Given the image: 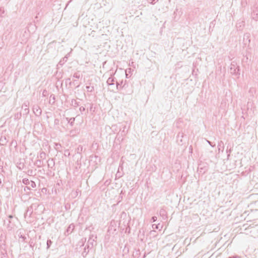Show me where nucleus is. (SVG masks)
<instances>
[{"label": "nucleus", "mask_w": 258, "mask_h": 258, "mask_svg": "<svg viewBox=\"0 0 258 258\" xmlns=\"http://www.w3.org/2000/svg\"><path fill=\"white\" fill-rule=\"evenodd\" d=\"M119 127V132H118V136H121V140L122 141L123 140V137L126 135L127 133L128 127L127 125V123H119L118 125H113L112 127L116 126Z\"/></svg>", "instance_id": "nucleus-1"}, {"label": "nucleus", "mask_w": 258, "mask_h": 258, "mask_svg": "<svg viewBox=\"0 0 258 258\" xmlns=\"http://www.w3.org/2000/svg\"><path fill=\"white\" fill-rule=\"evenodd\" d=\"M230 73L232 75L239 78L240 76V68L235 61L231 62L230 66Z\"/></svg>", "instance_id": "nucleus-2"}, {"label": "nucleus", "mask_w": 258, "mask_h": 258, "mask_svg": "<svg viewBox=\"0 0 258 258\" xmlns=\"http://www.w3.org/2000/svg\"><path fill=\"white\" fill-rule=\"evenodd\" d=\"M18 221V219H7L4 220V225L8 231H11L16 227L15 222Z\"/></svg>", "instance_id": "nucleus-3"}, {"label": "nucleus", "mask_w": 258, "mask_h": 258, "mask_svg": "<svg viewBox=\"0 0 258 258\" xmlns=\"http://www.w3.org/2000/svg\"><path fill=\"white\" fill-rule=\"evenodd\" d=\"M97 238V235L91 234L90 235L89 238L86 244L91 249L94 245L97 244L96 239Z\"/></svg>", "instance_id": "nucleus-4"}, {"label": "nucleus", "mask_w": 258, "mask_h": 258, "mask_svg": "<svg viewBox=\"0 0 258 258\" xmlns=\"http://www.w3.org/2000/svg\"><path fill=\"white\" fill-rule=\"evenodd\" d=\"M124 163V160H123V157H121V159H120V162H119V167H118V170H117V172L115 175V178H119L120 177H121L124 173L123 172H119V170H121V171H123V164Z\"/></svg>", "instance_id": "nucleus-5"}, {"label": "nucleus", "mask_w": 258, "mask_h": 258, "mask_svg": "<svg viewBox=\"0 0 258 258\" xmlns=\"http://www.w3.org/2000/svg\"><path fill=\"white\" fill-rule=\"evenodd\" d=\"M33 111L35 115L37 116H39L42 113V110L40 107L38 105H34L32 108Z\"/></svg>", "instance_id": "nucleus-6"}, {"label": "nucleus", "mask_w": 258, "mask_h": 258, "mask_svg": "<svg viewBox=\"0 0 258 258\" xmlns=\"http://www.w3.org/2000/svg\"><path fill=\"white\" fill-rule=\"evenodd\" d=\"M245 22L243 20H238L236 23V28L238 30H242L243 27L244 26Z\"/></svg>", "instance_id": "nucleus-7"}, {"label": "nucleus", "mask_w": 258, "mask_h": 258, "mask_svg": "<svg viewBox=\"0 0 258 258\" xmlns=\"http://www.w3.org/2000/svg\"><path fill=\"white\" fill-rule=\"evenodd\" d=\"M159 214L163 220H166L167 219V213L165 209L163 208L161 209L159 211Z\"/></svg>", "instance_id": "nucleus-8"}, {"label": "nucleus", "mask_w": 258, "mask_h": 258, "mask_svg": "<svg viewBox=\"0 0 258 258\" xmlns=\"http://www.w3.org/2000/svg\"><path fill=\"white\" fill-rule=\"evenodd\" d=\"M75 228V225L74 224H71L67 228L65 234L67 235H69L71 234L74 230Z\"/></svg>", "instance_id": "nucleus-9"}, {"label": "nucleus", "mask_w": 258, "mask_h": 258, "mask_svg": "<svg viewBox=\"0 0 258 258\" xmlns=\"http://www.w3.org/2000/svg\"><path fill=\"white\" fill-rule=\"evenodd\" d=\"M184 137V134L183 133H179L178 134L177 136V142H178V144L182 145L183 142H182V138Z\"/></svg>", "instance_id": "nucleus-10"}, {"label": "nucleus", "mask_w": 258, "mask_h": 258, "mask_svg": "<svg viewBox=\"0 0 258 258\" xmlns=\"http://www.w3.org/2000/svg\"><path fill=\"white\" fill-rule=\"evenodd\" d=\"M33 210L30 208V207H28L26 213L24 214V217L26 218L27 217H30L32 214L33 213Z\"/></svg>", "instance_id": "nucleus-11"}, {"label": "nucleus", "mask_w": 258, "mask_h": 258, "mask_svg": "<svg viewBox=\"0 0 258 258\" xmlns=\"http://www.w3.org/2000/svg\"><path fill=\"white\" fill-rule=\"evenodd\" d=\"M90 249V247H89L86 245L85 246V247L83 248V251L82 252V255L83 257H85L87 254L89 252V249Z\"/></svg>", "instance_id": "nucleus-12"}, {"label": "nucleus", "mask_w": 258, "mask_h": 258, "mask_svg": "<svg viewBox=\"0 0 258 258\" xmlns=\"http://www.w3.org/2000/svg\"><path fill=\"white\" fill-rule=\"evenodd\" d=\"M123 81L122 80L121 81H119V82L116 81V85L117 89H122L123 88H124L125 84L124 83L123 84Z\"/></svg>", "instance_id": "nucleus-13"}, {"label": "nucleus", "mask_w": 258, "mask_h": 258, "mask_svg": "<svg viewBox=\"0 0 258 258\" xmlns=\"http://www.w3.org/2000/svg\"><path fill=\"white\" fill-rule=\"evenodd\" d=\"M47 165L49 168H52L55 165V162L53 158H50L47 161Z\"/></svg>", "instance_id": "nucleus-14"}, {"label": "nucleus", "mask_w": 258, "mask_h": 258, "mask_svg": "<svg viewBox=\"0 0 258 258\" xmlns=\"http://www.w3.org/2000/svg\"><path fill=\"white\" fill-rule=\"evenodd\" d=\"M112 74L111 75V77H110L107 80L106 83L108 86H111L114 84V82H115V78L112 77Z\"/></svg>", "instance_id": "nucleus-15"}, {"label": "nucleus", "mask_w": 258, "mask_h": 258, "mask_svg": "<svg viewBox=\"0 0 258 258\" xmlns=\"http://www.w3.org/2000/svg\"><path fill=\"white\" fill-rule=\"evenodd\" d=\"M249 198L252 200V202L255 203L258 201V194H251L249 196Z\"/></svg>", "instance_id": "nucleus-16"}, {"label": "nucleus", "mask_w": 258, "mask_h": 258, "mask_svg": "<svg viewBox=\"0 0 258 258\" xmlns=\"http://www.w3.org/2000/svg\"><path fill=\"white\" fill-rule=\"evenodd\" d=\"M252 18L255 21L258 20V9L256 8L255 10H253L252 13Z\"/></svg>", "instance_id": "nucleus-17"}, {"label": "nucleus", "mask_w": 258, "mask_h": 258, "mask_svg": "<svg viewBox=\"0 0 258 258\" xmlns=\"http://www.w3.org/2000/svg\"><path fill=\"white\" fill-rule=\"evenodd\" d=\"M0 251H7V247L5 241L0 244Z\"/></svg>", "instance_id": "nucleus-18"}, {"label": "nucleus", "mask_w": 258, "mask_h": 258, "mask_svg": "<svg viewBox=\"0 0 258 258\" xmlns=\"http://www.w3.org/2000/svg\"><path fill=\"white\" fill-rule=\"evenodd\" d=\"M112 223L111 222V225L109 226L107 231V232L109 233V234H113L114 232L116 231V229L113 225H112Z\"/></svg>", "instance_id": "nucleus-19"}, {"label": "nucleus", "mask_w": 258, "mask_h": 258, "mask_svg": "<svg viewBox=\"0 0 258 258\" xmlns=\"http://www.w3.org/2000/svg\"><path fill=\"white\" fill-rule=\"evenodd\" d=\"M66 120L68 121V122L71 125L73 126L74 124V122L75 120V117L68 118L66 117Z\"/></svg>", "instance_id": "nucleus-20"}, {"label": "nucleus", "mask_w": 258, "mask_h": 258, "mask_svg": "<svg viewBox=\"0 0 258 258\" xmlns=\"http://www.w3.org/2000/svg\"><path fill=\"white\" fill-rule=\"evenodd\" d=\"M79 134L78 129L72 130L70 132V135L72 137H75Z\"/></svg>", "instance_id": "nucleus-21"}, {"label": "nucleus", "mask_w": 258, "mask_h": 258, "mask_svg": "<svg viewBox=\"0 0 258 258\" xmlns=\"http://www.w3.org/2000/svg\"><path fill=\"white\" fill-rule=\"evenodd\" d=\"M55 95H53V94H51L50 96V97H49V103L52 105L54 104V103H55Z\"/></svg>", "instance_id": "nucleus-22"}, {"label": "nucleus", "mask_w": 258, "mask_h": 258, "mask_svg": "<svg viewBox=\"0 0 258 258\" xmlns=\"http://www.w3.org/2000/svg\"><path fill=\"white\" fill-rule=\"evenodd\" d=\"M8 142V140L5 136L1 137L0 139V143L2 145H5Z\"/></svg>", "instance_id": "nucleus-23"}, {"label": "nucleus", "mask_w": 258, "mask_h": 258, "mask_svg": "<svg viewBox=\"0 0 258 258\" xmlns=\"http://www.w3.org/2000/svg\"><path fill=\"white\" fill-rule=\"evenodd\" d=\"M68 60V56H65L63 58L60 60L58 62V65L62 66Z\"/></svg>", "instance_id": "nucleus-24"}, {"label": "nucleus", "mask_w": 258, "mask_h": 258, "mask_svg": "<svg viewBox=\"0 0 258 258\" xmlns=\"http://www.w3.org/2000/svg\"><path fill=\"white\" fill-rule=\"evenodd\" d=\"M71 105L74 108H77L79 105V102H78L75 99H73L71 101Z\"/></svg>", "instance_id": "nucleus-25"}, {"label": "nucleus", "mask_w": 258, "mask_h": 258, "mask_svg": "<svg viewBox=\"0 0 258 258\" xmlns=\"http://www.w3.org/2000/svg\"><path fill=\"white\" fill-rule=\"evenodd\" d=\"M21 116H22L21 112L16 113L14 115V119L18 120L21 118Z\"/></svg>", "instance_id": "nucleus-26"}, {"label": "nucleus", "mask_w": 258, "mask_h": 258, "mask_svg": "<svg viewBox=\"0 0 258 258\" xmlns=\"http://www.w3.org/2000/svg\"><path fill=\"white\" fill-rule=\"evenodd\" d=\"M86 241V238H82L78 243V245H80V248L82 246H84L85 244V242Z\"/></svg>", "instance_id": "nucleus-27"}, {"label": "nucleus", "mask_w": 258, "mask_h": 258, "mask_svg": "<svg viewBox=\"0 0 258 258\" xmlns=\"http://www.w3.org/2000/svg\"><path fill=\"white\" fill-rule=\"evenodd\" d=\"M89 111L92 112V113H94L95 111V108L93 107V104L92 103L90 104L89 108L87 109V113Z\"/></svg>", "instance_id": "nucleus-28"}, {"label": "nucleus", "mask_w": 258, "mask_h": 258, "mask_svg": "<svg viewBox=\"0 0 258 258\" xmlns=\"http://www.w3.org/2000/svg\"><path fill=\"white\" fill-rule=\"evenodd\" d=\"M77 153L78 154H81L82 153V152L84 150V148L83 147V146L82 145H79L78 148H77Z\"/></svg>", "instance_id": "nucleus-29"}, {"label": "nucleus", "mask_w": 258, "mask_h": 258, "mask_svg": "<svg viewBox=\"0 0 258 258\" xmlns=\"http://www.w3.org/2000/svg\"><path fill=\"white\" fill-rule=\"evenodd\" d=\"M218 150L219 151H220L221 149H222V151L223 150V149H224V144H223V142L222 141H221L220 142H219L218 143Z\"/></svg>", "instance_id": "nucleus-30"}, {"label": "nucleus", "mask_w": 258, "mask_h": 258, "mask_svg": "<svg viewBox=\"0 0 258 258\" xmlns=\"http://www.w3.org/2000/svg\"><path fill=\"white\" fill-rule=\"evenodd\" d=\"M39 157L42 160H44V159H45L46 157V153L43 151H41L40 153Z\"/></svg>", "instance_id": "nucleus-31"}, {"label": "nucleus", "mask_w": 258, "mask_h": 258, "mask_svg": "<svg viewBox=\"0 0 258 258\" xmlns=\"http://www.w3.org/2000/svg\"><path fill=\"white\" fill-rule=\"evenodd\" d=\"M30 207L33 210H36L39 207V204L37 203H33Z\"/></svg>", "instance_id": "nucleus-32"}, {"label": "nucleus", "mask_w": 258, "mask_h": 258, "mask_svg": "<svg viewBox=\"0 0 258 258\" xmlns=\"http://www.w3.org/2000/svg\"><path fill=\"white\" fill-rule=\"evenodd\" d=\"M52 244V241L50 239H48L46 241V249H48L50 247Z\"/></svg>", "instance_id": "nucleus-33"}, {"label": "nucleus", "mask_w": 258, "mask_h": 258, "mask_svg": "<svg viewBox=\"0 0 258 258\" xmlns=\"http://www.w3.org/2000/svg\"><path fill=\"white\" fill-rule=\"evenodd\" d=\"M86 88L87 89V91L89 92H92L94 90V88L93 86H87Z\"/></svg>", "instance_id": "nucleus-34"}, {"label": "nucleus", "mask_w": 258, "mask_h": 258, "mask_svg": "<svg viewBox=\"0 0 258 258\" xmlns=\"http://www.w3.org/2000/svg\"><path fill=\"white\" fill-rule=\"evenodd\" d=\"M82 77V75H81L79 72H76L74 73L73 75V77L75 78L76 79H80Z\"/></svg>", "instance_id": "nucleus-35"}, {"label": "nucleus", "mask_w": 258, "mask_h": 258, "mask_svg": "<svg viewBox=\"0 0 258 258\" xmlns=\"http://www.w3.org/2000/svg\"><path fill=\"white\" fill-rule=\"evenodd\" d=\"M1 254L2 255L1 258H8V253L7 251H0Z\"/></svg>", "instance_id": "nucleus-36"}, {"label": "nucleus", "mask_w": 258, "mask_h": 258, "mask_svg": "<svg viewBox=\"0 0 258 258\" xmlns=\"http://www.w3.org/2000/svg\"><path fill=\"white\" fill-rule=\"evenodd\" d=\"M30 181L28 178H24L22 179V183L25 185H29Z\"/></svg>", "instance_id": "nucleus-37"}, {"label": "nucleus", "mask_w": 258, "mask_h": 258, "mask_svg": "<svg viewBox=\"0 0 258 258\" xmlns=\"http://www.w3.org/2000/svg\"><path fill=\"white\" fill-rule=\"evenodd\" d=\"M41 163H42V161L41 160L38 159L36 161L35 164L36 165L37 167L40 168L42 166Z\"/></svg>", "instance_id": "nucleus-38"}, {"label": "nucleus", "mask_w": 258, "mask_h": 258, "mask_svg": "<svg viewBox=\"0 0 258 258\" xmlns=\"http://www.w3.org/2000/svg\"><path fill=\"white\" fill-rule=\"evenodd\" d=\"M27 174L29 176H33L35 175L34 171L32 169H29L27 171Z\"/></svg>", "instance_id": "nucleus-39"}, {"label": "nucleus", "mask_w": 258, "mask_h": 258, "mask_svg": "<svg viewBox=\"0 0 258 258\" xmlns=\"http://www.w3.org/2000/svg\"><path fill=\"white\" fill-rule=\"evenodd\" d=\"M31 188L29 186H25L24 188V191L26 192V195H30V192L28 191L29 190H30Z\"/></svg>", "instance_id": "nucleus-40"}, {"label": "nucleus", "mask_w": 258, "mask_h": 258, "mask_svg": "<svg viewBox=\"0 0 258 258\" xmlns=\"http://www.w3.org/2000/svg\"><path fill=\"white\" fill-rule=\"evenodd\" d=\"M91 161L93 160L94 159H95V162H97V160H98L99 161H100V158H99V157L98 156H96V155H95V156H92L91 157Z\"/></svg>", "instance_id": "nucleus-41"}, {"label": "nucleus", "mask_w": 258, "mask_h": 258, "mask_svg": "<svg viewBox=\"0 0 258 258\" xmlns=\"http://www.w3.org/2000/svg\"><path fill=\"white\" fill-rule=\"evenodd\" d=\"M72 84H73L74 85H76V88H79L80 86V84H78L76 80H74L73 83H72L71 82H70V85H71Z\"/></svg>", "instance_id": "nucleus-42"}, {"label": "nucleus", "mask_w": 258, "mask_h": 258, "mask_svg": "<svg viewBox=\"0 0 258 258\" xmlns=\"http://www.w3.org/2000/svg\"><path fill=\"white\" fill-rule=\"evenodd\" d=\"M29 113V108H25L24 109V112H23V115L24 116L25 115H27V114H28Z\"/></svg>", "instance_id": "nucleus-43"}, {"label": "nucleus", "mask_w": 258, "mask_h": 258, "mask_svg": "<svg viewBox=\"0 0 258 258\" xmlns=\"http://www.w3.org/2000/svg\"><path fill=\"white\" fill-rule=\"evenodd\" d=\"M29 246L30 247H31L32 249H33L34 247L35 246V243L33 242V240H31L29 242Z\"/></svg>", "instance_id": "nucleus-44"}, {"label": "nucleus", "mask_w": 258, "mask_h": 258, "mask_svg": "<svg viewBox=\"0 0 258 258\" xmlns=\"http://www.w3.org/2000/svg\"><path fill=\"white\" fill-rule=\"evenodd\" d=\"M79 192L81 194V191L79 189H77L74 193H72V194L74 197H76L78 195Z\"/></svg>", "instance_id": "nucleus-45"}, {"label": "nucleus", "mask_w": 258, "mask_h": 258, "mask_svg": "<svg viewBox=\"0 0 258 258\" xmlns=\"http://www.w3.org/2000/svg\"><path fill=\"white\" fill-rule=\"evenodd\" d=\"M30 185L33 188L35 187L36 186L35 182L34 181H32V180L30 181Z\"/></svg>", "instance_id": "nucleus-46"}, {"label": "nucleus", "mask_w": 258, "mask_h": 258, "mask_svg": "<svg viewBox=\"0 0 258 258\" xmlns=\"http://www.w3.org/2000/svg\"><path fill=\"white\" fill-rule=\"evenodd\" d=\"M249 34H246L244 36V40L246 39L248 40V43L250 42V40L249 39Z\"/></svg>", "instance_id": "nucleus-47"}, {"label": "nucleus", "mask_w": 258, "mask_h": 258, "mask_svg": "<svg viewBox=\"0 0 258 258\" xmlns=\"http://www.w3.org/2000/svg\"><path fill=\"white\" fill-rule=\"evenodd\" d=\"M61 147V145L59 143H55V149L56 150H58L59 148Z\"/></svg>", "instance_id": "nucleus-48"}, {"label": "nucleus", "mask_w": 258, "mask_h": 258, "mask_svg": "<svg viewBox=\"0 0 258 258\" xmlns=\"http://www.w3.org/2000/svg\"><path fill=\"white\" fill-rule=\"evenodd\" d=\"M152 227L153 229H158L159 228V224L157 225L154 224L152 225Z\"/></svg>", "instance_id": "nucleus-49"}, {"label": "nucleus", "mask_w": 258, "mask_h": 258, "mask_svg": "<svg viewBox=\"0 0 258 258\" xmlns=\"http://www.w3.org/2000/svg\"><path fill=\"white\" fill-rule=\"evenodd\" d=\"M59 124V120L58 118H55L54 120V124L56 125H58Z\"/></svg>", "instance_id": "nucleus-50"}, {"label": "nucleus", "mask_w": 258, "mask_h": 258, "mask_svg": "<svg viewBox=\"0 0 258 258\" xmlns=\"http://www.w3.org/2000/svg\"><path fill=\"white\" fill-rule=\"evenodd\" d=\"M28 105H29V103L28 102H24L23 105H22V108H28Z\"/></svg>", "instance_id": "nucleus-51"}, {"label": "nucleus", "mask_w": 258, "mask_h": 258, "mask_svg": "<svg viewBox=\"0 0 258 258\" xmlns=\"http://www.w3.org/2000/svg\"><path fill=\"white\" fill-rule=\"evenodd\" d=\"M64 155L66 156H69L70 155V153L69 150H66L64 151Z\"/></svg>", "instance_id": "nucleus-52"}, {"label": "nucleus", "mask_w": 258, "mask_h": 258, "mask_svg": "<svg viewBox=\"0 0 258 258\" xmlns=\"http://www.w3.org/2000/svg\"><path fill=\"white\" fill-rule=\"evenodd\" d=\"M79 110L81 112V113H82L83 112L86 110V108L84 106H81L79 108Z\"/></svg>", "instance_id": "nucleus-53"}, {"label": "nucleus", "mask_w": 258, "mask_h": 258, "mask_svg": "<svg viewBox=\"0 0 258 258\" xmlns=\"http://www.w3.org/2000/svg\"><path fill=\"white\" fill-rule=\"evenodd\" d=\"M19 238H22V241L23 242H25V240L26 239V237H25V236L23 235H21L20 236H19Z\"/></svg>", "instance_id": "nucleus-54"}, {"label": "nucleus", "mask_w": 258, "mask_h": 258, "mask_svg": "<svg viewBox=\"0 0 258 258\" xmlns=\"http://www.w3.org/2000/svg\"><path fill=\"white\" fill-rule=\"evenodd\" d=\"M157 219V217L156 216H153L152 218H151V221L152 222H155Z\"/></svg>", "instance_id": "nucleus-55"}, {"label": "nucleus", "mask_w": 258, "mask_h": 258, "mask_svg": "<svg viewBox=\"0 0 258 258\" xmlns=\"http://www.w3.org/2000/svg\"><path fill=\"white\" fill-rule=\"evenodd\" d=\"M17 219V218L14 217L13 216L10 215L8 216L7 219Z\"/></svg>", "instance_id": "nucleus-56"}, {"label": "nucleus", "mask_w": 258, "mask_h": 258, "mask_svg": "<svg viewBox=\"0 0 258 258\" xmlns=\"http://www.w3.org/2000/svg\"><path fill=\"white\" fill-rule=\"evenodd\" d=\"M116 139L117 140H118L119 141H122L121 140V136H118V133H117V136H116Z\"/></svg>", "instance_id": "nucleus-57"}, {"label": "nucleus", "mask_w": 258, "mask_h": 258, "mask_svg": "<svg viewBox=\"0 0 258 258\" xmlns=\"http://www.w3.org/2000/svg\"><path fill=\"white\" fill-rule=\"evenodd\" d=\"M206 141H207V142L208 143V144H209L211 146H212V147H214V146H215V145H213L212 144V142H211L210 141H208V140H206Z\"/></svg>", "instance_id": "nucleus-58"}, {"label": "nucleus", "mask_w": 258, "mask_h": 258, "mask_svg": "<svg viewBox=\"0 0 258 258\" xmlns=\"http://www.w3.org/2000/svg\"><path fill=\"white\" fill-rule=\"evenodd\" d=\"M158 0H150V3L152 4H155Z\"/></svg>", "instance_id": "nucleus-59"}, {"label": "nucleus", "mask_w": 258, "mask_h": 258, "mask_svg": "<svg viewBox=\"0 0 258 258\" xmlns=\"http://www.w3.org/2000/svg\"><path fill=\"white\" fill-rule=\"evenodd\" d=\"M47 91L46 90H44L43 91V93H42L43 96H45L46 94H47Z\"/></svg>", "instance_id": "nucleus-60"}, {"label": "nucleus", "mask_w": 258, "mask_h": 258, "mask_svg": "<svg viewBox=\"0 0 258 258\" xmlns=\"http://www.w3.org/2000/svg\"><path fill=\"white\" fill-rule=\"evenodd\" d=\"M189 152L192 153V147L191 146H190L189 147Z\"/></svg>", "instance_id": "nucleus-61"}, {"label": "nucleus", "mask_w": 258, "mask_h": 258, "mask_svg": "<svg viewBox=\"0 0 258 258\" xmlns=\"http://www.w3.org/2000/svg\"><path fill=\"white\" fill-rule=\"evenodd\" d=\"M3 186V184H2V180L0 179V188H2Z\"/></svg>", "instance_id": "nucleus-62"}, {"label": "nucleus", "mask_w": 258, "mask_h": 258, "mask_svg": "<svg viewBox=\"0 0 258 258\" xmlns=\"http://www.w3.org/2000/svg\"><path fill=\"white\" fill-rule=\"evenodd\" d=\"M70 80H71L70 78H68L67 80V81H68V82H69V81H70Z\"/></svg>", "instance_id": "nucleus-63"}, {"label": "nucleus", "mask_w": 258, "mask_h": 258, "mask_svg": "<svg viewBox=\"0 0 258 258\" xmlns=\"http://www.w3.org/2000/svg\"><path fill=\"white\" fill-rule=\"evenodd\" d=\"M70 80H71L70 78H68L67 80V81H68V82H69V81H70Z\"/></svg>", "instance_id": "nucleus-64"}]
</instances>
